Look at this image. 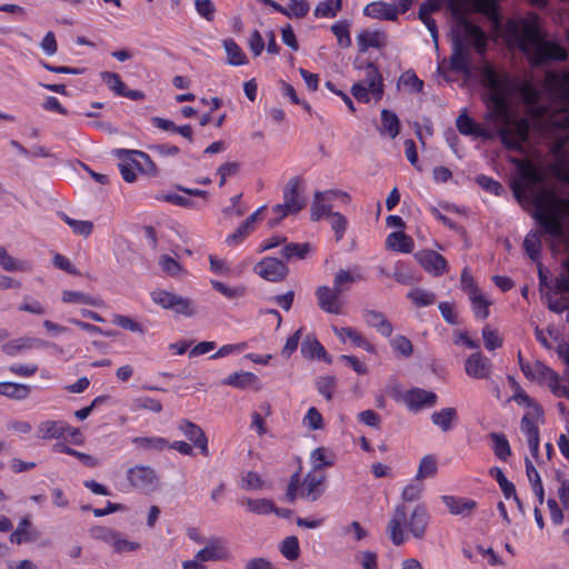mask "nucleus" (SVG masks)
Listing matches in <instances>:
<instances>
[{
    "mask_svg": "<svg viewBox=\"0 0 569 569\" xmlns=\"http://www.w3.org/2000/svg\"><path fill=\"white\" fill-rule=\"evenodd\" d=\"M430 419L442 432H449L458 420V413L455 408L448 407L432 412Z\"/></svg>",
    "mask_w": 569,
    "mask_h": 569,
    "instance_id": "obj_28",
    "label": "nucleus"
},
{
    "mask_svg": "<svg viewBox=\"0 0 569 569\" xmlns=\"http://www.w3.org/2000/svg\"><path fill=\"white\" fill-rule=\"evenodd\" d=\"M408 297L413 301V303L418 307L430 306L436 301V296L432 292L425 290H413L408 293Z\"/></svg>",
    "mask_w": 569,
    "mask_h": 569,
    "instance_id": "obj_62",
    "label": "nucleus"
},
{
    "mask_svg": "<svg viewBox=\"0 0 569 569\" xmlns=\"http://www.w3.org/2000/svg\"><path fill=\"white\" fill-rule=\"evenodd\" d=\"M327 201L322 198L317 197V191L313 194V200L310 208V218L312 221H319L322 217L329 218L333 212L331 204H327Z\"/></svg>",
    "mask_w": 569,
    "mask_h": 569,
    "instance_id": "obj_45",
    "label": "nucleus"
},
{
    "mask_svg": "<svg viewBox=\"0 0 569 569\" xmlns=\"http://www.w3.org/2000/svg\"><path fill=\"white\" fill-rule=\"evenodd\" d=\"M62 301L67 303H82L92 307H100L102 300L80 291L64 290L62 292Z\"/></svg>",
    "mask_w": 569,
    "mask_h": 569,
    "instance_id": "obj_38",
    "label": "nucleus"
},
{
    "mask_svg": "<svg viewBox=\"0 0 569 569\" xmlns=\"http://www.w3.org/2000/svg\"><path fill=\"white\" fill-rule=\"evenodd\" d=\"M415 258L426 271L433 273L435 276L443 273L447 269L446 259L436 251L422 250L417 252Z\"/></svg>",
    "mask_w": 569,
    "mask_h": 569,
    "instance_id": "obj_17",
    "label": "nucleus"
},
{
    "mask_svg": "<svg viewBox=\"0 0 569 569\" xmlns=\"http://www.w3.org/2000/svg\"><path fill=\"white\" fill-rule=\"evenodd\" d=\"M521 371L531 381L549 379L555 383L558 382V375L541 361H536L533 365L521 363Z\"/></svg>",
    "mask_w": 569,
    "mask_h": 569,
    "instance_id": "obj_23",
    "label": "nucleus"
},
{
    "mask_svg": "<svg viewBox=\"0 0 569 569\" xmlns=\"http://www.w3.org/2000/svg\"><path fill=\"white\" fill-rule=\"evenodd\" d=\"M436 473L437 461L432 456L428 455L420 460L418 471L416 475V480L422 482L423 479L433 477Z\"/></svg>",
    "mask_w": 569,
    "mask_h": 569,
    "instance_id": "obj_47",
    "label": "nucleus"
},
{
    "mask_svg": "<svg viewBox=\"0 0 569 569\" xmlns=\"http://www.w3.org/2000/svg\"><path fill=\"white\" fill-rule=\"evenodd\" d=\"M332 330L341 340L345 341V338H348L355 346L365 349L369 353H376V347L356 329L351 327H333Z\"/></svg>",
    "mask_w": 569,
    "mask_h": 569,
    "instance_id": "obj_26",
    "label": "nucleus"
},
{
    "mask_svg": "<svg viewBox=\"0 0 569 569\" xmlns=\"http://www.w3.org/2000/svg\"><path fill=\"white\" fill-rule=\"evenodd\" d=\"M58 216L71 228L74 234L88 238L93 231V223L91 221L72 219L64 212H58Z\"/></svg>",
    "mask_w": 569,
    "mask_h": 569,
    "instance_id": "obj_35",
    "label": "nucleus"
},
{
    "mask_svg": "<svg viewBox=\"0 0 569 569\" xmlns=\"http://www.w3.org/2000/svg\"><path fill=\"white\" fill-rule=\"evenodd\" d=\"M429 520L430 516L423 505L409 509L405 503H398L387 525V533L395 546H401L407 540L406 533L422 539Z\"/></svg>",
    "mask_w": 569,
    "mask_h": 569,
    "instance_id": "obj_5",
    "label": "nucleus"
},
{
    "mask_svg": "<svg viewBox=\"0 0 569 569\" xmlns=\"http://www.w3.org/2000/svg\"><path fill=\"white\" fill-rule=\"evenodd\" d=\"M49 342L31 337H21L18 339H12L4 345H2V351L8 356H14L18 352L32 348H43L47 347Z\"/></svg>",
    "mask_w": 569,
    "mask_h": 569,
    "instance_id": "obj_20",
    "label": "nucleus"
},
{
    "mask_svg": "<svg viewBox=\"0 0 569 569\" xmlns=\"http://www.w3.org/2000/svg\"><path fill=\"white\" fill-rule=\"evenodd\" d=\"M543 411L539 405H533L532 410L526 413L521 419V431L526 435L527 441L539 437V429L536 421L542 419Z\"/></svg>",
    "mask_w": 569,
    "mask_h": 569,
    "instance_id": "obj_25",
    "label": "nucleus"
},
{
    "mask_svg": "<svg viewBox=\"0 0 569 569\" xmlns=\"http://www.w3.org/2000/svg\"><path fill=\"white\" fill-rule=\"evenodd\" d=\"M563 270L556 277L555 286L558 293H569V259L562 262Z\"/></svg>",
    "mask_w": 569,
    "mask_h": 569,
    "instance_id": "obj_64",
    "label": "nucleus"
},
{
    "mask_svg": "<svg viewBox=\"0 0 569 569\" xmlns=\"http://www.w3.org/2000/svg\"><path fill=\"white\" fill-rule=\"evenodd\" d=\"M380 131L382 133H387L390 136V138H396L399 133V118L398 116L389 111L387 109H383L381 111V129Z\"/></svg>",
    "mask_w": 569,
    "mask_h": 569,
    "instance_id": "obj_42",
    "label": "nucleus"
},
{
    "mask_svg": "<svg viewBox=\"0 0 569 569\" xmlns=\"http://www.w3.org/2000/svg\"><path fill=\"white\" fill-rule=\"evenodd\" d=\"M127 157H117V159L120 161L119 163V170L120 173L126 182L132 183L137 180V174L134 172L136 159L132 158V160L126 159Z\"/></svg>",
    "mask_w": 569,
    "mask_h": 569,
    "instance_id": "obj_58",
    "label": "nucleus"
},
{
    "mask_svg": "<svg viewBox=\"0 0 569 569\" xmlns=\"http://www.w3.org/2000/svg\"><path fill=\"white\" fill-rule=\"evenodd\" d=\"M482 81L487 89L485 101L490 117L499 124L498 134L502 144L509 150L523 151L522 143L528 140L530 122L526 118L515 119L511 116L508 97L512 87L509 77L486 67Z\"/></svg>",
    "mask_w": 569,
    "mask_h": 569,
    "instance_id": "obj_2",
    "label": "nucleus"
},
{
    "mask_svg": "<svg viewBox=\"0 0 569 569\" xmlns=\"http://www.w3.org/2000/svg\"><path fill=\"white\" fill-rule=\"evenodd\" d=\"M310 6L306 0H289V7L282 12L288 18H303L308 14Z\"/></svg>",
    "mask_w": 569,
    "mask_h": 569,
    "instance_id": "obj_51",
    "label": "nucleus"
},
{
    "mask_svg": "<svg viewBox=\"0 0 569 569\" xmlns=\"http://www.w3.org/2000/svg\"><path fill=\"white\" fill-rule=\"evenodd\" d=\"M357 44L360 52H366L369 48L380 49L386 46V36L379 31L365 30L358 34Z\"/></svg>",
    "mask_w": 569,
    "mask_h": 569,
    "instance_id": "obj_29",
    "label": "nucleus"
},
{
    "mask_svg": "<svg viewBox=\"0 0 569 569\" xmlns=\"http://www.w3.org/2000/svg\"><path fill=\"white\" fill-rule=\"evenodd\" d=\"M317 390L320 395H322L328 401L332 399V392L336 387V379L331 376L319 377L317 379Z\"/></svg>",
    "mask_w": 569,
    "mask_h": 569,
    "instance_id": "obj_60",
    "label": "nucleus"
},
{
    "mask_svg": "<svg viewBox=\"0 0 569 569\" xmlns=\"http://www.w3.org/2000/svg\"><path fill=\"white\" fill-rule=\"evenodd\" d=\"M196 558L199 561H218L227 560L229 558V551L226 547V542L222 538L216 537L209 539L207 546L196 553Z\"/></svg>",
    "mask_w": 569,
    "mask_h": 569,
    "instance_id": "obj_13",
    "label": "nucleus"
},
{
    "mask_svg": "<svg viewBox=\"0 0 569 569\" xmlns=\"http://www.w3.org/2000/svg\"><path fill=\"white\" fill-rule=\"evenodd\" d=\"M253 270L261 278L271 282L284 280L289 272L283 261L272 257L263 258L254 266Z\"/></svg>",
    "mask_w": 569,
    "mask_h": 569,
    "instance_id": "obj_9",
    "label": "nucleus"
},
{
    "mask_svg": "<svg viewBox=\"0 0 569 569\" xmlns=\"http://www.w3.org/2000/svg\"><path fill=\"white\" fill-rule=\"evenodd\" d=\"M330 226L331 229L335 231L336 240L340 241L343 238L345 231L348 227V220L347 218L337 211H333L330 217Z\"/></svg>",
    "mask_w": 569,
    "mask_h": 569,
    "instance_id": "obj_56",
    "label": "nucleus"
},
{
    "mask_svg": "<svg viewBox=\"0 0 569 569\" xmlns=\"http://www.w3.org/2000/svg\"><path fill=\"white\" fill-rule=\"evenodd\" d=\"M311 246L310 243H296L290 242L286 243V246L281 250L282 257L286 259V261H290L292 258L297 259H305L307 254L310 252Z\"/></svg>",
    "mask_w": 569,
    "mask_h": 569,
    "instance_id": "obj_43",
    "label": "nucleus"
},
{
    "mask_svg": "<svg viewBox=\"0 0 569 569\" xmlns=\"http://www.w3.org/2000/svg\"><path fill=\"white\" fill-rule=\"evenodd\" d=\"M390 345L395 351L400 353L403 357L411 356L413 348L411 341L405 336H396L390 340Z\"/></svg>",
    "mask_w": 569,
    "mask_h": 569,
    "instance_id": "obj_61",
    "label": "nucleus"
},
{
    "mask_svg": "<svg viewBox=\"0 0 569 569\" xmlns=\"http://www.w3.org/2000/svg\"><path fill=\"white\" fill-rule=\"evenodd\" d=\"M325 480V475L308 472L301 482L299 497L312 502L318 500L323 493L322 485Z\"/></svg>",
    "mask_w": 569,
    "mask_h": 569,
    "instance_id": "obj_15",
    "label": "nucleus"
},
{
    "mask_svg": "<svg viewBox=\"0 0 569 569\" xmlns=\"http://www.w3.org/2000/svg\"><path fill=\"white\" fill-rule=\"evenodd\" d=\"M520 176L530 186L523 190L521 184L516 182L512 186L515 197L519 202L531 198L536 207V219L545 229V232L560 238L563 234L561 220L569 216V200L558 197L553 191L546 188L537 189L535 184L542 181L541 173L530 163L521 162L519 166Z\"/></svg>",
    "mask_w": 569,
    "mask_h": 569,
    "instance_id": "obj_3",
    "label": "nucleus"
},
{
    "mask_svg": "<svg viewBox=\"0 0 569 569\" xmlns=\"http://www.w3.org/2000/svg\"><path fill=\"white\" fill-rule=\"evenodd\" d=\"M30 388L26 385L3 381L0 382V395L14 400H22L29 396Z\"/></svg>",
    "mask_w": 569,
    "mask_h": 569,
    "instance_id": "obj_36",
    "label": "nucleus"
},
{
    "mask_svg": "<svg viewBox=\"0 0 569 569\" xmlns=\"http://www.w3.org/2000/svg\"><path fill=\"white\" fill-rule=\"evenodd\" d=\"M462 27L465 34L472 40L476 50L483 54L487 49V38L481 28L466 19L462 20Z\"/></svg>",
    "mask_w": 569,
    "mask_h": 569,
    "instance_id": "obj_32",
    "label": "nucleus"
},
{
    "mask_svg": "<svg viewBox=\"0 0 569 569\" xmlns=\"http://www.w3.org/2000/svg\"><path fill=\"white\" fill-rule=\"evenodd\" d=\"M280 551L288 560H296L300 555L299 541L296 536L287 537L280 547Z\"/></svg>",
    "mask_w": 569,
    "mask_h": 569,
    "instance_id": "obj_52",
    "label": "nucleus"
},
{
    "mask_svg": "<svg viewBox=\"0 0 569 569\" xmlns=\"http://www.w3.org/2000/svg\"><path fill=\"white\" fill-rule=\"evenodd\" d=\"M257 377L251 372H233L223 380V385L232 386L236 388H246L254 382Z\"/></svg>",
    "mask_w": 569,
    "mask_h": 569,
    "instance_id": "obj_49",
    "label": "nucleus"
},
{
    "mask_svg": "<svg viewBox=\"0 0 569 569\" xmlns=\"http://www.w3.org/2000/svg\"><path fill=\"white\" fill-rule=\"evenodd\" d=\"M116 157H127L126 159L132 160L136 159L134 167L143 174L156 177L158 176V168L156 163L152 161L150 156L143 151L139 150H130V149H116L113 151Z\"/></svg>",
    "mask_w": 569,
    "mask_h": 569,
    "instance_id": "obj_10",
    "label": "nucleus"
},
{
    "mask_svg": "<svg viewBox=\"0 0 569 569\" xmlns=\"http://www.w3.org/2000/svg\"><path fill=\"white\" fill-rule=\"evenodd\" d=\"M40 533L28 517L22 518L18 527L10 533L11 543L21 545L38 540Z\"/></svg>",
    "mask_w": 569,
    "mask_h": 569,
    "instance_id": "obj_18",
    "label": "nucleus"
},
{
    "mask_svg": "<svg viewBox=\"0 0 569 569\" xmlns=\"http://www.w3.org/2000/svg\"><path fill=\"white\" fill-rule=\"evenodd\" d=\"M423 492V483L421 481H417L415 479L413 482L407 485L401 493V499L403 502H415L421 498Z\"/></svg>",
    "mask_w": 569,
    "mask_h": 569,
    "instance_id": "obj_55",
    "label": "nucleus"
},
{
    "mask_svg": "<svg viewBox=\"0 0 569 569\" xmlns=\"http://www.w3.org/2000/svg\"><path fill=\"white\" fill-rule=\"evenodd\" d=\"M437 395L420 388H413L403 396V401L412 411H419L425 407H432L437 403Z\"/></svg>",
    "mask_w": 569,
    "mask_h": 569,
    "instance_id": "obj_14",
    "label": "nucleus"
},
{
    "mask_svg": "<svg viewBox=\"0 0 569 569\" xmlns=\"http://www.w3.org/2000/svg\"><path fill=\"white\" fill-rule=\"evenodd\" d=\"M359 82H363L367 88L370 89L372 98L376 101H379L383 94V83L382 76L380 74L378 68L373 63H367L366 66V77Z\"/></svg>",
    "mask_w": 569,
    "mask_h": 569,
    "instance_id": "obj_24",
    "label": "nucleus"
},
{
    "mask_svg": "<svg viewBox=\"0 0 569 569\" xmlns=\"http://www.w3.org/2000/svg\"><path fill=\"white\" fill-rule=\"evenodd\" d=\"M348 27V23H336L331 27V31L337 37L338 44L341 48H349L351 46V38Z\"/></svg>",
    "mask_w": 569,
    "mask_h": 569,
    "instance_id": "obj_63",
    "label": "nucleus"
},
{
    "mask_svg": "<svg viewBox=\"0 0 569 569\" xmlns=\"http://www.w3.org/2000/svg\"><path fill=\"white\" fill-rule=\"evenodd\" d=\"M391 11V8H389L383 2L370 3L363 10L365 14L368 17L393 19L395 13Z\"/></svg>",
    "mask_w": 569,
    "mask_h": 569,
    "instance_id": "obj_54",
    "label": "nucleus"
},
{
    "mask_svg": "<svg viewBox=\"0 0 569 569\" xmlns=\"http://www.w3.org/2000/svg\"><path fill=\"white\" fill-rule=\"evenodd\" d=\"M468 50L462 46L459 39L453 42V52L450 57L451 68L456 71L466 72L469 70Z\"/></svg>",
    "mask_w": 569,
    "mask_h": 569,
    "instance_id": "obj_33",
    "label": "nucleus"
},
{
    "mask_svg": "<svg viewBox=\"0 0 569 569\" xmlns=\"http://www.w3.org/2000/svg\"><path fill=\"white\" fill-rule=\"evenodd\" d=\"M178 429L200 450L202 456H209L208 438L198 425L183 419L179 422Z\"/></svg>",
    "mask_w": 569,
    "mask_h": 569,
    "instance_id": "obj_12",
    "label": "nucleus"
},
{
    "mask_svg": "<svg viewBox=\"0 0 569 569\" xmlns=\"http://www.w3.org/2000/svg\"><path fill=\"white\" fill-rule=\"evenodd\" d=\"M469 299L472 305L475 316L480 319H487L489 316L488 307L490 302L482 296L480 289H471Z\"/></svg>",
    "mask_w": 569,
    "mask_h": 569,
    "instance_id": "obj_37",
    "label": "nucleus"
},
{
    "mask_svg": "<svg viewBox=\"0 0 569 569\" xmlns=\"http://www.w3.org/2000/svg\"><path fill=\"white\" fill-rule=\"evenodd\" d=\"M127 479L130 485L144 492H152L158 487V476L153 468L137 465L127 470Z\"/></svg>",
    "mask_w": 569,
    "mask_h": 569,
    "instance_id": "obj_7",
    "label": "nucleus"
},
{
    "mask_svg": "<svg viewBox=\"0 0 569 569\" xmlns=\"http://www.w3.org/2000/svg\"><path fill=\"white\" fill-rule=\"evenodd\" d=\"M465 371L470 378L487 379L491 373V362L480 351H476L466 359Z\"/></svg>",
    "mask_w": 569,
    "mask_h": 569,
    "instance_id": "obj_11",
    "label": "nucleus"
},
{
    "mask_svg": "<svg viewBox=\"0 0 569 569\" xmlns=\"http://www.w3.org/2000/svg\"><path fill=\"white\" fill-rule=\"evenodd\" d=\"M223 48L227 52V62L231 66H242L248 62L246 54L242 49L232 39L223 41Z\"/></svg>",
    "mask_w": 569,
    "mask_h": 569,
    "instance_id": "obj_40",
    "label": "nucleus"
},
{
    "mask_svg": "<svg viewBox=\"0 0 569 569\" xmlns=\"http://www.w3.org/2000/svg\"><path fill=\"white\" fill-rule=\"evenodd\" d=\"M301 353L306 358L323 359L326 362H331V357L328 356L322 345L313 337H307L301 345Z\"/></svg>",
    "mask_w": 569,
    "mask_h": 569,
    "instance_id": "obj_31",
    "label": "nucleus"
},
{
    "mask_svg": "<svg viewBox=\"0 0 569 569\" xmlns=\"http://www.w3.org/2000/svg\"><path fill=\"white\" fill-rule=\"evenodd\" d=\"M132 442L142 450H162L168 446V441L161 437H136Z\"/></svg>",
    "mask_w": 569,
    "mask_h": 569,
    "instance_id": "obj_46",
    "label": "nucleus"
},
{
    "mask_svg": "<svg viewBox=\"0 0 569 569\" xmlns=\"http://www.w3.org/2000/svg\"><path fill=\"white\" fill-rule=\"evenodd\" d=\"M112 322L121 327L122 329L129 330L131 332H138L140 335L144 333L143 327L138 321L128 316L114 315L112 318Z\"/></svg>",
    "mask_w": 569,
    "mask_h": 569,
    "instance_id": "obj_59",
    "label": "nucleus"
},
{
    "mask_svg": "<svg viewBox=\"0 0 569 569\" xmlns=\"http://www.w3.org/2000/svg\"><path fill=\"white\" fill-rule=\"evenodd\" d=\"M161 270L170 277H178L186 273L183 267L172 257L163 254L159 258Z\"/></svg>",
    "mask_w": 569,
    "mask_h": 569,
    "instance_id": "obj_48",
    "label": "nucleus"
},
{
    "mask_svg": "<svg viewBox=\"0 0 569 569\" xmlns=\"http://www.w3.org/2000/svg\"><path fill=\"white\" fill-rule=\"evenodd\" d=\"M341 9V0H325L317 4L315 9L316 17L331 18Z\"/></svg>",
    "mask_w": 569,
    "mask_h": 569,
    "instance_id": "obj_50",
    "label": "nucleus"
},
{
    "mask_svg": "<svg viewBox=\"0 0 569 569\" xmlns=\"http://www.w3.org/2000/svg\"><path fill=\"white\" fill-rule=\"evenodd\" d=\"M299 184H300V179L295 177V178H291L286 187H284V190H283V207H286V212L282 213V217H286L290 213H297L299 212L303 206H305V202L300 199V196H299Z\"/></svg>",
    "mask_w": 569,
    "mask_h": 569,
    "instance_id": "obj_16",
    "label": "nucleus"
},
{
    "mask_svg": "<svg viewBox=\"0 0 569 569\" xmlns=\"http://www.w3.org/2000/svg\"><path fill=\"white\" fill-rule=\"evenodd\" d=\"M546 83L551 96L549 106L539 104V92L531 84H523L520 93L541 132L555 138L552 151L562 157V149L569 140V71L549 72Z\"/></svg>",
    "mask_w": 569,
    "mask_h": 569,
    "instance_id": "obj_1",
    "label": "nucleus"
},
{
    "mask_svg": "<svg viewBox=\"0 0 569 569\" xmlns=\"http://www.w3.org/2000/svg\"><path fill=\"white\" fill-rule=\"evenodd\" d=\"M240 505L244 506L248 511L257 515H268L271 512H278V508L274 507L273 502L269 499H251L242 498Z\"/></svg>",
    "mask_w": 569,
    "mask_h": 569,
    "instance_id": "obj_34",
    "label": "nucleus"
},
{
    "mask_svg": "<svg viewBox=\"0 0 569 569\" xmlns=\"http://www.w3.org/2000/svg\"><path fill=\"white\" fill-rule=\"evenodd\" d=\"M151 299L163 309H170L186 317H191L196 312L193 302L190 299L183 298L171 291L162 289L154 290L151 292Z\"/></svg>",
    "mask_w": 569,
    "mask_h": 569,
    "instance_id": "obj_6",
    "label": "nucleus"
},
{
    "mask_svg": "<svg viewBox=\"0 0 569 569\" xmlns=\"http://www.w3.org/2000/svg\"><path fill=\"white\" fill-rule=\"evenodd\" d=\"M101 79L117 96H122L126 90V84L121 80L120 76L114 72L103 71L100 73Z\"/></svg>",
    "mask_w": 569,
    "mask_h": 569,
    "instance_id": "obj_53",
    "label": "nucleus"
},
{
    "mask_svg": "<svg viewBox=\"0 0 569 569\" xmlns=\"http://www.w3.org/2000/svg\"><path fill=\"white\" fill-rule=\"evenodd\" d=\"M523 248L529 256V258L533 261H537L540 256V251L542 248L541 243V234L538 231L529 232L523 240Z\"/></svg>",
    "mask_w": 569,
    "mask_h": 569,
    "instance_id": "obj_44",
    "label": "nucleus"
},
{
    "mask_svg": "<svg viewBox=\"0 0 569 569\" xmlns=\"http://www.w3.org/2000/svg\"><path fill=\"white\" fill-rule=\"evenodd\" d=\"M363 319L367 326L376 329L382 337H391L393 327L382 312L367 309L363 311Z\"/></svg>",
    "mask_w": 569,
    "mask_h": 569,
    "instance_id": "obj_21",
    "label": "nucleus"
},
{
    "mask_svg": "<svg viewBox=\"0 0 569 569\" xmlns=\"http://www.w3.org/2000/svg\"><path fill=\"white\" fill-rule=\"evenodd\" d=\"M538 20L536 14L528 19L508 20L505 26L508 42L518 46L536 66L553 60H565L567 58L566 50L559 44L543 39Z\"/></svg>",
    "mask_w": 569,
    "mask_h": 569,
    "instance_id": "obj_4",
    "label": "nucleus"
},
{
    "mask_svg": "<svg viewBox=\"0 0 569 569\" xmlns=\"http://www.w3.org/2000/svg\"><path fill=\"white\" fill-rule=\"evenodd\" d=\"M104 540L110 543L117 552L134 551L140 547L138 542L126 540L118 532L113 531H108L104 536Z\"/></svg>",
    "mask_w": 569,
    "mask_h": 569,
    "instance_id": "obj_41",
    "label": "nucleus"
},
{
    "mask_svg": "<svg viewBox=\"0 0 569 569\" xmlns=\"http://www.w3.org/2000/svg\"><path fill=\"white\" fill-rule=\"evenodd\" d=\"M441 500L453 516H470L477 507V502L467 498H458L455 496H442Z\"/></svg>",
    "mask_w": 569,
    "mask_h": 569,
    "instance_id": "obj_22",
    "label": "nucleus"
},
{
    "mask_svg": "<svg viewBox=\"0 0 569 569\" xmlns=\"http://www.w3.org/2000/svg\"><path fill=\"white\" fill-rule=\"evenodd\" d=\"M489 437L492 440V450L497 458L507 461L511 456V448L507 437L498 432H491Z\"/></svg>",
    "mask_w": 569,
    "mask_h": 569,
    "instance_id": "obj_39",
    "label": "nucleus"
},
{
    "mask_svg": "<svg viewBox=\"0 0 569 569\" xmlns=\"http://www.w3.org/2000/svg\"><path fill=\"white\" fill-rule=\"evenodd\" d=\"M0 267L7 272H30L33 269L31 261L10 256L4 247H0Z\"/></svg>",
    "mask_w": 569,
    "mask_h": 569,
    "instance_id": "obj_27",
    "label": "nucleus"
},
{
    "mask_svg": "<svg viewBox=\"0 0 569 569\" xmlns=\"http://www.w3.org/2000/svg\"><path fill=\"white\" fill-rule=\"evenodd\" d=\"M341 293L335 287L328 286H320L315 292L319 308L331 315H340L342 312L345 302L341 299Z\"/></svg>",
    "mask_w": 569,
    "mask_h": 569,
    "instance_id": "obj_8",
    "label": "nucleus"
},
{
    "mask_svg": "<svg viewBox=\"0 0 569 569\" xmlns=\"http://www.w3.org/2000/svg\"><path fill=\"white\" fill-rule=\"evenodd\" d=\"M482 338L486 349L490 351L502 347L503 339L496 329H491L489 326L482 329Z\"/></svg>",
    "mask_w": 569,
    "mask_h": 569,
    "instance_id": "obj_57",
    "label": "nucleus"
},
{
    "mask_svg": "<svg viewBox=\"0 0 569 569\" xmlns=\"http://www.w3.org/2000/svg\"><path fill=\"white\" fill-rule=\"evenodd\" d=\"M387 247L393 251L409 253L413 250V240L402 231L391 232L386 240Z\"/></svg>",
    "mask_w": 569,
    "mask_h": 569,
    "instance_id": "obj_30",
    "label": "nucleus"
},
{
    "mask_svg": "<svg viewBox=\"0 0 569 569\" xmlns=\"http://www.w3.org/2000/svg\"><path fill=\"white\" fill-rule=\"evenodd\" d=\"M70 426L62 421L44 420L37 427V437L42 440L59 439L64 436Z\"/></svg>",
    "mask_w": 569,
    "mask_h": 569,
    "instance_id": "obj_19",
    "label": "nucleus"
}]
</instances>
